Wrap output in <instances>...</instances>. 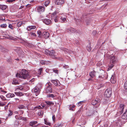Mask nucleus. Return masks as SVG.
Here are the masks:
<instances>
[{
    "label": "nucleus",
    "mask_w": 127,
    "mask_h": 127,
    "mask_svg": "<svg viewBox=\"0 0 127 127\" xmlns=\"http://www.w3.org/2000/svg\"><path fill=\"white\" fill-rule=\"evenodd\" d=\"M19 72L20 73L19 74V78L20 77L25 79L30 77L28 72L26 70L22 69Z\"/></svg>",
    "instance_id": "1"
},
{
    "label": "nucleus",
    "mask_w": 127,
    "mask_h": 127,
    "mask_svg": "<svg viewBox=\"0 0 127 127\" xmlns=\"http://www.w3.org/2000/svg\"><path fill=\"white\" fill-rule=\"evenodd\" d=\"M37 33L40 37H41L42 36L45 38H48L49 36V34L47 32L45 31L43 32V31H38L37 32Z\"/></svg>",
    "instance_id": "2"
},
{
    "label": "nucleus",
    "mask_w": 127,
    "mask_h": 127,
    "mask_svg": "<svg viewBox=\"0 0 127 127\" xmlns=\"http://www.w3.org/2000/svg\"><path fill=\"white\" fill-rule=\"evenodd\" d=\"M45 54L47 55H49L51 56L52 58L53 59H57L56 57L55 53L54 52V51L53 50H52L51 51H50L46 49L45 51Z\"/></svg>",
    "instance_id": "3"
},
{
    "label": "nucleus",
    "mask_w": 127,
    "mask_h": 127,
    "mask_svg": "<svg viewBox=\"0 0 127 127\" xmlns=\"http://www.w3.org/2000/svg\"><path fill=\"white\" fill-rule=\"evenodd\" d=\"M85 20V22L87 25L90 24L91 21V19L90 18H87L85 15H83L81 18L80 21L81 23H83L84 22V19Z\"/></svg>",
    "instance_id": "4"
},
{
    "label": "nucleus",
    "mask_w": 127,
    "mask_h": 127,
    "mask_svg": "<svg viewBox=\"0 0 127 127\" xmlns=\"http://www.w3.org/2000/svg\"><path fill=\"white\" fill-rule=\"evenodd\" d=\"M38 86V85H37L32 90V93L34 94L36 96H37L39 94L41 91Z\"/></svg>",
    "instance_id": "5"
},
{
    "label": "nucleus",
    "mask_w": 127,
    "mask_h": 127,
    "mask_svg": "<svg viewBox=\"0 0 127 127\" xmlns=\"http://www.w3.org/2000/svg\"><path fill=\"white\" fill-rule=\"evenodd\" d=\"M100 102V100L97 98H96L95 100H92V104L94 106L95 105V108H97L99 106Z\"/></svg>",
    "instance_id": "6"
},
{
    "label": "nucleus",
    "mask_w": 127,
    "mask_h": 127,
    "mask_svg": "<svg viewBox=\"0 0 127 127\" xmlns=\"http://www.w3.org/2000/svg\"><path fill=\"white\" fill-rule=\"evenodd\" d=\"M112 93V91L110 89H108L106 90L104 93V96L107 98H109L111 97Z\"/></svg>",
    "instance_id": "7"
},
{
    "label": "nucleus",
    "mask_w": 127,
    "mask_h": 127,
    "mask_svg": "<svg viewBox=\"0 0 127 127\" xmlns=\"http://www.w3.org/2000/svg\"><path fill=\"white\" fill-rule=\"evenodd\" d=\"M118 61L117 57L114 55H111L110 58V63L115 64Z\"/></svg>",
    "instance_id": "8"
},
{
    "label": "nucleus",
    "mask_w": 127,
    "mask_h": 127,
    "mask_svg": "<svg viewBox=\"0 0 127 127\" xmlns=\"http://www.w3.org/2000/svg\"><path fill=\"white\" fill-rule=\"evenodd\" d=\"M96 73V72H95L94 70H93L91 71L89 73V75L91 78L89 79L88 80L89 81H93V78L95 76Z\"/></svg>",
    "instance_id": "9"
},
{
    "label": "nucleus",
    "mask_w": 127,
    "mask_h": 127,
    "mask_svg": "<svg viewBox=\"0 0 127 127\" xmlns=\"http://www.w3.org/2000/svg\"><path fill=\"white\" fill-rule=\"evenodd\" d=\"M125 105H124L121 104L120 105V106L118 108V113L120 114H121L123 112Z\"/></svg>",
    "instance_id": "10"
},
{
    "label": "nucleus",
    "mask_w": 127,
    "mask_h": 127,
    "mask_svg": "<svg viewBox=\"0 0 127 127\" xmlns=\"http://www.w3.org/2000/svg\"><path fill=\"white\" fill-rule=\"evenodd\" d=\"M51 81L56 86H59L60 85V82L57 79L56 80H51Z\"/></svg>",
    "instance_id": "11"
},
{
    "label": "nucleus",
    "mask_w": 127,
    "mask_h": 127,
    "mask_svg": "<svg viewBox=\"0 0 127 127\" xmlns=\"http://www.w3.org/2000/svg\"><path fill=\"white\" fill-rule=\"evenodd\" d=\"M66 17V16L61 17L60 18H58L59 21L62 23H65L67 22Z\"/></svg>",
    "instance_id": "12"
},
{
    "label": "nucleus",
    "mask_w": 127,
    "mask_h": 127,
    "mask_svg": "<svg viewBox=\"0 0 127 127\" xmlns=\"http://www.w3.org/2000/svg\"><path fill=\"white\" fill-rule=\"evenodd\" d=\"M64 0H56L55 2L56 4L60 5L64 4Z\"/></svg>",
    "instance_id": "13"
},
{
    "label": "nucleus",
    "mask_w": 127,
    "mask_h": 127,
    "mask_svg": "<svg viewBox=\"0 0 127 127\" xmlns=\"http://www.w3.org/2000/svg\"><path fill=\"white\" fill-rule=\"evenodd\" d=\"M37 10L38 12L40 13L44 12L45 10L44 8L42 6L38 7Z\"/></svg>",
    "instance_id": "14"
},
{
    "label": "nucleus",
    "mask_w": 127,
    "mask_h": 127,
    "mask_svg": "<svg viewBox=\"0 0 127 127\" xmlns=\"http://www.w3.org/2000/svg\"><path fill=\"white\" fill-rule=\"evenodd\" d=\"M111 81L113 84L115 83L116 82V79L115 77V75L114 74L112 75L111 78Z\"/></svg>",
    "instance_id": "15"
},
{
    "label": "nucleus",
    "mask_w": 127,
    "mask_h": 127,
    "mask_svg": "<svg viewBox=\"0 0 127 127\" xmlns=\"http://www.w3.org/2000/svg\"><path fill=\"white\" fill-rule=\"evenodd\" d=\"M67 30H68V31H69L72 33H74L77 31L74 28L71 27L67 28Z\"/></svg>",
    "instance_id": "16"
},
{
    "label": "nucleus",
    "mask_w": 127,
    "mask_h": 127,
    "mask_svg": "<svg viewBox=\"0 0 127 127\" xmlns=\"http://www.w3.org/2000/svg\"><path fill=\"white\" fill-rule=\"evenodd\" d=\"M75 107V106L74 105H70L67 106L68 108L69 109L73 111H74V108Z\"/></svg>",
    "instance_id": "17"
},
{
    "label": "nucleus",
    "mask_w": 127,
    "mask_h": 127,
    "mask_svg": "<svg viewBox=\"0 0 127 127\" xmlns=\"http://www.w3.org/2000/svg\"><path fill=\"white\" fill-rule=\"evenodd\" d=\"M62 50H63L66 53H68L69 54H71L72 53H73L72 51L65 48H62Z\"/></svg>",
    "instance_id": "18"
},
{
    "label": "nucleus",
    "mask_w": 127,
    "mask_h": 127,
    "mask_svg": "<svg viewBox=\"0 0 127 127\" xmlns=\"http://www.w3.org/2000/svg\"><path fill=\"white\" fill-rule=\"evenodd\" d=\"M52 87H46L45 91L46 93H52Z\"/></svg>",
    "instance_id": "19"
},
{
    "label": "nucleus",
    "mask_w": 127,
    "mask_h": 127,
    "mask_svg": "<svg viewBox=\"0 0 127 127\" xmlns=\"http://www.w3.org/2000/svg\"><path fill=\"white\" fill-rule=\"evenodd\" d=\"M122 118L124 119H127V111L126 110L122 115Z\"/></svg>",
    "instance_id": "20"
},
{
    "label": "nucleus",
    "mask_w": 127,
    "mask_h": 127,
    "mask_svg": "<svg viewBox=\"0 0 127 127\" xmlns=\"http://www.w3.org/2000/svg\"><path fill=\"white\" fill-rule=\"evenodd\" d=\"M37 123L36 121H32L30 122L29 123V126H33V125H35Z\"/></svg>",
    "instance_id": "21"
},
{
    "label": "nucleus",
    "mask_w": 127,
    "mask_h": 127,
    "mask_svg": "<svg viewBox=\"0 0 127 127\" xmlns=\"http://www.w3.org/2000/svg\"><path fill=\"white\" fill-rule=\"evenodd\" d=\"M43 22L46 24L47 25L50 24L51 22L50 20L47 19H45L44 20Z\"/></svg>",
    "instance_id": "22"
},
{
    "label": "nucleus",
    "mask_w": 127,
    "mask_h": 127,
    "mask_svg": "<svg viewBox=\"0 0 127 127\" xmlns=\"http://www.w3.org/2000/svg\"><path fill=\"white\" fill-rule=\"evenodd\" d=\"M36 28V26H29L28 27V31H30L32 29H34Z\"/></svg>",
    "instance_id": "23"
},
{
    "label": "nucleus",
    "mask_w": 127,
    "mask_h": 127,
    "mask_svg": "<svg viewBox=\"0 0 127 127\" xmlns=\"http://www.w3.org/2000/svg\"><path fill=\"white\" fill-rule=\"evenodd\" d=\"M7 7V6L5 5H0V9L3 10H5Z\"/></svg>",
    "instance_id": "24"
},
{
    "label": "nucleus",
    "mask_w": 127,
    "mask_h": 127,
    "mask_svg": "<svg viewBox=\"0 0 127 127\" xmlns=\"http://www.w3.org/2000/svg\"><path fill=\"white\" fill-rule=\"evenodd\" d=\"M15 95L13 94L9 93L6 95V96L7 98L12 97H14Z\"/></svg>",
    "instance_id": "25"
},
{
    "label": "nucleus",
    "mask_w": 127,
    "mask_h": 127,
    "mask_svg": "<svg viewBox=\"0 0 127 127\" xmlns=\"http://www.w3.org/2000/svg\"><path fill=\"white\" fill-rule=\"evenodd\" d=\"M44 122L45 124L46 125L50 126L51 124L46 119H44Z\"/></svg>",
    "instance_id": "26"
},
{
    "label": "nucleus",
    "mask_w": 127,
    "mask_h": 127,
    "mask_svg": "<svg viewBox=\"0 0 127 127\" xmlns=\"http://www.w3.org/2000/svg\"><path fill=\"white\" fill-rule=\"evenodd\" d=\"M14 94L17 95L19 96H21L23 95V94L20 92H15Z\"/></svg>",
    "instance_id": "27"
},
{
    "label": "nucleus",
    "mask_w": 127,
    "mask_h": 127,
    "mask_svg": "<svg viewBox=\"0 0 127 127\" xmlns=\"http://www.w3.org/2000/svg\"><path fill=\"white\" fill-rule=\"evenodd\" d=\"M18 108L20 109H24L25 108V107L22 105H20L18 106Z\"/></svg>",
    "instance_id": "28"
},
{
    "label": "nucleus",
    "mask_w": 127,
    "mask_h": 127,
    "mask_svg": "<svg viewBox=\"0 0 127 127\" xmlns=\"http://www.w3.org/2000/svg\"><path fill=\"white\" fill-rule=\"evenodd\" d=\"M110 64H111V65H109V66L108 67V68L107 69V70L108 71L109 70L111 69H112L114 65V64H113L112 63Z\"/></svg>",
    "instance_id": "29"
},
{
    "label": "nucleus",
    "mask_w": 127,
    "mask_h": 127,
    "mask_svg": "<svg viewBox=\"0 0 127 127\" xmlns=\"http://www.w3.org/2000/svg\"><path fill=\"white\" fill-rule=\"evenodd\" d=\"M50 0L46 1L44 3V4L45 6H47L50 3Z\"/></svg>",
    "instance_id": "30"
},
{
    "label": "nucleus",
    "mask_w": 127,
    "mask_h": 127,
    "mask_svg": "<svg viewBox=\"0 0 127 127\" xmlns=\"http://www.w3.org/2000/svg\"><path fill=\"white\" fill-rule=\"evenodd\" d=\"M105 74V73L104 72H103V73H102L100 74V75L99 76V78H103L104 77V75Z\"/></svg>",
    "instance_id": "31"
},
{
    "label": "nucleus",
    "mask_w": 127,
    "mask_h": 127,
    "mask_svg": "<svg viewBox=\"0 0 127 127\" xmlns=\"http://www.w3.org/2000/svg\"><path fill=\"white\" fill-rule=\"evenodd\" d=\"M38 114L40 116H42L43 114V111L42 110H40Z\"/></svg>",
    "instance_id": "32"
},
{
    "label": "nucleus",
    "mask_w": 127,
    "mask_h": 127,
    "mask_svg": "<svg viewBox=\"0 0 127 127\" xmlns=\"http://www.w3.org/2000/svg\"><path fill=\"white\" fill-rule=\"evenodd\" d=\"M47 96L49 97H52L54 98L56 96V95L55 94H50L47 95Z\"/></svg>",
    "instance_id": "33"
},
{
    "label": "nucleus",
    "mask_w": 127,
    "mask_h": 127,
    "mask_svg": "<svg viewBox=\"0 0 127 127\" xmlns=\"http://www.w3.org/2000/svg\"><path fill=\"white\" fill-rule=\"evenodd\" d=\"M47 62H48V63H50L49 61H45L42 60L40 61V63L42 64H47Z\"/></svg>",
    "instance_id": "34"
},
{
    "label": "nucleus",
    "mask_w": 127,
    "mask_h": 127,
    "mask_svg": "<svg viewBox=\"0 0 127 127\" xmlns=\"http://www.w3.org/2000/svg\"><path fill=\"white\" fill-rule=\"evenodd\" d=\"M46 86L47 88L52 87V84L50 82H48L46 84Z\"/></svg>",
    "instance_id": "35"
},
{
    "label": "nucleus",
    "mask_w": 127,
    "mask_h": 127,
    "mask_svg": "<svg viewBox=\"0 0 127 127\" xmlns=\"http://www.w3.org/2000/svg\"><path fill=\"white\" fill-rule=\"evenodd\" d=\"M42 108L41 106L40 105H38L37 106L34 107L33 108V110H34L36 111L37 110V109H40Z\"/></svg>",
    "instance_id": "36"
},
{
    "label": "nucleus",
    "mask_w": 127,
    "mask_h": 127,
    "mask_svg": "<svg viewBox=\"0 0 127 127\" xmlns=\"http://www.w3.org/2000/svg\"><path fill=\"white\" fill-rule=\"evenodd\" d=\"M22 117L18 115H16L15 116V118L16 119L19 120H21Z\"/></svg>",
    "instance_id": "37"
},
{
    "label": "nucleus",
    "mask_w": 127,
    "mask_h": 127,
    "mask_svg": "<svg viewBox=\"0 0 127 127\" xmlns=\"http://www.w3.org/2000/svg\"><path fill=\"white\" fill-rule=\"evenodd\" d=\"M46 104L49 105H51L52 104L53 105L54 103L52 102L51 101H47L46 102Z\"/></svg>",
    "instance_id": "38"
},
{
    "label": "nucleus",
    "mask_w": 127,
    "mask_h": 127,
    "mask_svg": "<svg viewBox=\"0 0 127 127\" xmlns=\"http://www.w3.org/2000/svg\"><path fill=\"white\" fill-rule=\"evenodd\" d=\"M42 70V68H40L38 69V70L37 71V73L39 75H40L41 74Z\"/></svg>",
    "instance_id": "39"
},
{
    "label": "nucleus",
    "mask_w": 127,
    "mask_h": 127,
    "mask_svg": "<svg viewBox=\"0 0 127 127\" xmlns=\"http://www.w3.org/2000/svg\"><path fill=\"white\" fill-rule=\"evenodd\" d=\"M116 123L117 126H118L119 125V126H120V124H121V121L120 119H119L118 120V121H117L116 122Z\"/></svg>",
    "instance_id": "40"
},
{
    "label": "nucleus",
    "mask_w": 127,
    "mask_h": 127,
    "mask_svg": "<svg viewBox=\"0 0 127 127\" xmlns=\"http://www.w3.org/2000/svg\"><path fill=\"white\" fill-rule=\"evenodd\" d=\"M23 24V23L22 22H20L17 23V26L18 27L21 26Z\"/></svg>",
    "instance_id": "41"
},
{
    "label": "nucleus",
    "mask_w": 127,
    "mask_h": 127,
    "mask_svg": "<svg viewBox=\"0 0 127 127\" xmlns=\"http://www.w3.org/2000/svg\"><path fill=\"white\" fill-rule=\"evenodd\" d=\"M7 25L6 24H3L0 25V27L2 28H5L6 27Z\"/></svg>",
    "instance_id": "42"
},
{
    "label": "nucleus",
    "mask_w": 127,
    "mask_h": 127,
    "mask_svg": "<svg viewBox=\"0 0 127 127\" xmlns=\"http://www.w3.org/2000/svg\"><path fill=\"white\" fill-rule=\"evenodd\" d=\"M86 48L88 51L89 52H90V51H91L92 50L90 46H87Z\"/></svg>",
    "instance_id": "43"
},
{
    "label": "nucleus",
    "mask_w": 127,
    "mask_h": 127,
    "mask_svg": "<svg viewBox=\"0 0 127 127\" xmlns=\"http://www.w3.org/2000/svg\"><path fill=\"white\" fill-rule=\"evenodd\" d=\"M9 114H8V117H9V116H11L12 115V114H13V112L12 111H11V110H9Z\"/></svg>",
    "instance_id": "44"
},
{
    "label": "nucleus",
    "mask_w": 127,
    "mask_h": 127,
    "mask_svg": "<svg viewBox=\"0 0 127 127\" xmlns=\"http://www.w3.org/2000/svg\"><path fill=\"white\" fill-rule=\"evenodd\" d=\"M18 83V81L17 80H14L12 82V84H17Z\"/></svg>",
    "instance_id": "45"
},
{
    "label": "nucleus",
    "mask_w": 127,
    "mask_h": 127,
    "mask_svg": "<svg viewBox=\"0 0 127 127\" xmlns=\"http://www.w3.org/2000/svg\"><path fill=\"white\" fill-rule=\"evenodd\" d=\"M31 36L32 37H35L36 36V34L34 33H32L31 34Z\"/></svg>",
    "instance_id": "46"
},
{
    "label": "nucleus",
    "mask_w": 127,
    "mask_h": 127,
    "mask_svg": "<svg viewBox=\"0 0 127 127\" xmlns=\"http://www.w3.org/2000/svg\"><path fill=\"white\" fill-rule=\"evenodd\" d=\"M83 102V101H80L79 102H78V103L77 104V105L78 106H79L82 104Z\"/></svg>",
    "instance_id": "47"
},
{
    "label": "nucleus",
    "mask_w": 127,
    "mask_h": 127,
    "mask_svg": "<svg viewBox=\"0 0 127 127\" xmlns=\"http://www.w3.org/2000/svg\"><path fill=\"white\" fill-rule=\"evenodd\" d=\"M59 16L58 18H60V17H65L66 16L64 14H59Z\"/></svg>",
    "instance_id": "48"
},
{
    "label": "nucleus",
    "mask_w": 127,
    "mask_h": 127,
    "mask_svg": "<svg viewBox=\"0 0 127 127\" xmlns=\"http://www.w3.org/2000/svg\"><path fill=\"white\" fill-rule=\"evenodd\" d=\"M8 27L10 29H11L12 30H13V27L11 24H9L8 26Z\"/></svg>",
    "instance_id": "49"
},
{
    "label": "nucleus",
    "mask_w": 127,
    "mask_h": 127,
    "mask_svg": "<svg viewBox=\"0 0 127 127\" xmlns=\"http://www.w3.org/2000/svg\"><path fill=\"white\" fill-rule=\"evenodd\" d=\"M124 88L125 89H127V82H126L124 84Z\"/></svg>",
    "instance_id": "50"
},
{
    "label": "nucleus",
    "mask_w": 127,
    "mask_h": 127,
    "mask_svg": "<svg viewBox=\"0 0 127 127\" xmlns=\"http://www.w3.org/2000/svg\"><path fill=\"white\" fill-rule=\"evenodd\" d=\"M27 118L25 117H22L21 120H22L24 121H26L27 120Z\"/></svg>",
    "instance_id": "51"
},
{
    "label": "nucleus",
    "mask_w": 127,
    "mask_h": 127,
    "mask_svg": "<svg viewBox=\"0 0 127 127\" xmlns=\"http://www.w3.org/2000/svg\"><path fill=\"white\" fill-rule=\"evenodd\" d=\"M15 0H7V2H12L15 1Z\"/></svg>",
    "instance_id": "52"
},
{
    "label": "nucleus",
    "mask_w": 127,
    "mask_h": 127,
    "mask_svg": "<svg viewBox=\"0 0 127 127\" xmlns=\"http://www.w3.org/2000/svg\"><path fill=\"white\" fill-rule=\"evenodd\" d=\"M9 38L10 39L13 40H15V38L11 36H9Z\"/></svg>",
    "instance_id": "53"
},
{
    "label": "nucleus",
    "mask_w": 127,
    "mask_h": 127,
    "mask_svg": "<svg viewBox=\"0 0 127 127\" xmlns=\"http://www.w3.org/2000/svg\"><path fill=\"white\" fill-rule=\"evenodd\" d=\"M1 98L4 101H5L6 99L4 98V97L3 95H1L0 96Z\"/></svg>",
    "instance_id": "54"
},
{
    "label": "nucleus",
    "mask_w": 127,
    "mask_h": 127,
    "mask_svg": "<svg viewBox=\"0 0 127 127\" xmlns=\"http://www.w3.org/2000/svg\"><path fill=\"white\" fill-rule=\"evenodd\" d=\"M63 67H64V68L66 69L69 68V66L68 65H65L63 66Z\"/></svg>",
    "instance_id": "55"
},
{
    "label": "nucleus",
    "mask_w": 127,
    "mask_h": 127,
    "mask_svg": "<svg viewBox=\"0 0 127 127\" xmlns=\"http://www.w3.org/2000/svg\"><path fill=\"white\" fill-rule=\"evenodd\" d=\"M14 125H18V121L17 120H16L14 122Z\"/></svg>",
    "instance_id": "56"
},
{
    "label": "nucleus",
    "mask_w": 127,
    "mask_h": 127,
    "mask_svg": "<svg viewBox=\"0 0 127 127\" xmlns=\"http://www.w3.org/2000/svg\"><path fill=\"white\" fill-rule=\"evenodd\" d=\"M5 104L3 102H0V106H4Z\"/></svg>",
    "instance_id": "57"
},
{
    "label": "nucleus",
    "mask_w": 127,
    "mask_h": 127,
    "mask_svg": "<svg viewBox=\"0 0 127 127\" xmlns=\"http://www.w3.org/2000/svg\"><path fill=\"white\" fill-rule=\"evenodd\" d=\"M23 89L22 88H20L19 87H18L16 89L15 91H17V90L18 89H19V90H22Z\"/></svg>",
    "instance_id": "58"
},
{
    "label": "nucleus",
    "mask_w": 127,
    "mask_h": 127,
    "mask_svg": "<svg viewBox=\"0 0 127 127\" xmlns=\"http://www.w3.org/2000/svg\"><path fill=\"white\" fill-rule=\"evenodd\" d=\"M53 71L56 73H58V70L57 69H54Z\"/></svg>",
    "instance_id": "59"
},
{
    "label": "nucleus",
    "mask_w": 127,
    "mask_h": 127,
    "mask_svg": "<svg viewBox=\"0 0 127 127\" xmlns=\"http://www.w3.org/2000/svg\"><path fill=\"white\" fill-rule=\"evenodd\" d=\"M54 21L55 23H57L58 21V17H57L54 19Z\"/></svg>",
    "instance_id": "60"
},
{
    "label": "nucleus",
    "mask_w": 127,
    "mask_h": 127,
    "mask_svg": "<svg viewBox=\"0 0 127 127\" xmlns=\"http://www.w3.org/2000/svg\"><path fill=\"white\" fill-rule=\"evenodd\" d=\"M52 119L53 121H55V115H53L52 117Z\"/></svg>",
    "instance_id": "61"
},
{
    "label": "nucleus",
    "mask_w": 127,
    "mask_h": 127,
    "mask_svg": "<svg viewBox=\"0 0 127 127\" xmlns=\"http://www.w3.org/2000/svg\"><path fill=\"white\" fill-rule=\"evenodd\" d=\"M8 107V104L7 105H6L4 107V109L5 110H6L7 109Z\"/></svg>",
    "instance_id": "62"
},
{
    "label": "nucleus",
    "mask_w": 127,
    "mask_h": 127,
    "mask_svg": "<svg viewBox=\"0 0 127 127\" xmlns=\"http://www.w3.org/2000/svg\"><path fill=\"white\" fill-rule=\"evenodd\" d=\"M75 42L77 45H79V42L78 40L75 41Z\"/></svg>",
    "instance_id": "63"
},
{
    "label": "nucleus",
    "mask_w": 127,
    "mask_h": 127,
    "mask_svg": "<svg viewBox=\"0 0 127 127\" xmlns=\"http://www.w3.org/2000/svg\"><path fill=\"white\" fill-rule=\"evenodd\" d=\"M108 125L107 124H105L104 125V127H108Z\"/></svg>",
    "instance_id": "64"
}]
</instances>
